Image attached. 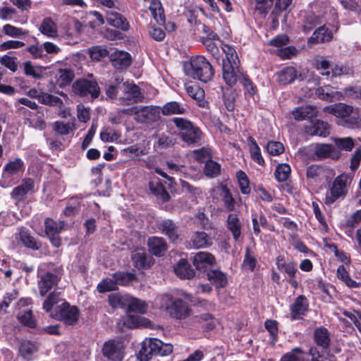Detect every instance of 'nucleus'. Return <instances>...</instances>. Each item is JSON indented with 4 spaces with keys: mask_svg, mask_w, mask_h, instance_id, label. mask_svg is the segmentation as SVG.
Returning <instances> with one entry per match:
<instances>
[{
    "mask_svg": "<svg viewBox=\"0 0 361 361\" xmlns=\"http://www.w3.org/2000/svg\"><path fill=\"white\" fill-rule=\"evenodd\" d=\"M241 76L243 85L249 94L253 95L255 93L254 85L250 79L243 75L236 51L233 47L227 46V85L231 86L235 84Z\"/></svg>",
    "mask_w": 361,
    "mask_h": 361,
    "instance_id": "nucleus-1",
    "label": "nucleus"
},
{
    "mask_svg": "<svg viewBox=\"0 0 361 361\" xmlns=\"http://www.w3.org/2000/svg\"><path fill=\"white\" fill-rule=\"evenodd\" d=\"M184 71L188 77L204 82L211 80L214 73L209 61L202 56L192 57L190 62L185 63Z\"/></svg>",
    "mask_w": 361,
    "mask_h": 361,
    "instance_id": "nucleus-2",
    "label": "nucleus"
},
{
    "mask_svg": "<svg viewBox=\"0 0 361 361\" xmlns=\"http://www.w3.org/2000/svg\"><path fill=\"white\" fill-rule=\"evenodd\" d=\"M192 262L195 269L205 275L211 282L221 283L223 281L224 274L221 271L213 269L215 258L212 254L200 252L193 257Z\"/></svg>",
    "mask_w": 361,
    "mask_h": 361,
    "instance_id": "nucleus-3",
    "label": "nucleus"
},
{
    "mask_svg": "<svg viewBox=\"0 0 361 361\" xmlns=\"http://www.w3.org/2000/svg\"><path fill=\"white\" fill-rule=\"evenodd\" d=\"M173 352V345L164 343L161 340L151 338L145 339L139 350L137 358L139 361H149L153 355L166 356Z\"/></svg>",
    "mask_w": 361,
    "mask_h": 361,
    "instance_id": "nucleus-4",
    "label": "nucleus"
},
{
    "mask_svg": "<svg viewBox=\"0 0 361 361\" xmlns=\"http://www.w3.org/2000/svg\"><path fill=\"white\" fill-rule=\"evenodd\" d=\"M292 1L293 0H256L255 9L265 16L273 6L270 16L272 20V28L276 29L279 26V16L290 6Z\"/></svg>",
    "mask_w": 361,
    "mask_h": 361,
    "instance_id": "nucleus-5",
    "label": "nucleus"
},
{
    "mask_svg": "<svg viewBox=\"0 0 361 361\" xmlns=\"http://www.w3.org/2000/svg\"><path fill=\"white\" fill-rule=\"evenodd\" d=\"M172 121L180 130L179 137L188 145H200L202 132L191 121L183 118H173Z\"/></svg>",
    "mask_w": 361,
    "mask_h": 361,
    "instance_id": "nucleus-6",
    "label": "nucleus"
},
{
    "mask_svg": "<svg viewBox=\"0 0 361 361\" xmlns=\"http://www.w3.org/2000/svg\"><path fill=\"white\" fill-rule=\"evenodd\" d=\"M324 111L342 118L349 127L357 126L360 121L359 109L343 103L326 106Z\"/></svg>",
    "mask_w": 361,
    "mask_h": 361,
    "instance_id": "nucleus-7",
    "label": "nucleus"
},
{
    "mask_svg": "<svg viewBox=\"0 0 361 361\" xmlns=\"http://www.w3.org/2000/svg\"><path fill=\"white\" fill-rule=\"evenodd\" d=\"M72 90L78 97L91 100L98 98L101 92L99 84L95 80L84 78L77 79L72 85Z\"/></svg>",
    "mask_w": 361,
    "mask_h": 361,
    "instance_id": "nucleus-8",
    "label": "nucleus"
},
{
    "mask_svg": "<svg viewBox=\"0 0 361 361\" xmlns=\"http://www.w3.org/2000/svg\"><path fill=\"white\" fill-rule=\"evenodd\" d=\"M52 317L63 322L66 325L73 326L79 319L80 310L77 306H72L68 302L64 300L56 307Z\"/></svg>",
    "mask_w": 361,
    "mask_h": 361,
    "instance_id": "nucleus-9",
    "label": "nucleus"
},
{
    "mask_svg": "<svg viewBox=\"0 0 361 361\" xmlns=\"http://www.w3.org/2000/svg\"><path fill=\"white\" fill-rule=\"evenodd\" d=\"M350 176L346 173L337 176L332 183L330 192L326 195V204H331L339 197H344L347 192L346 186L350 183Z\"/></svg>",
    "mask_w": 361,
    "mask_h": 361,
    "instance_id": "nucleus-10",
    "label": "nucleus"
},
{
    "mask_svg": "<svg viewBox=\"0 0 361 361\" xmlns=\"http://www.w3.org/2000/svg\"><path fill=\"white\" fill-rule=\"evenodd\" d=\"M200 41L202 44L206 47L207 50L211 53L213 57L216 59L217 63L221 61L222 66V78L226 81V59L222 57V54L220 53L218 45L221 46V48L224 53H226V45L224 44L223 41L216 38H206L200 37Z\"/></svg>",
    "mask_w": 361,
    "mask_h": 361,
    "instance_id": "nucleus-11",
    "label": "nucleus"
},
{
    "mask_svg": "<svg viewBox=\"0 0 361 361\" xmlns=\"http://www.w3.org/2000/svg\"><path fill=\"white\" fill-rule=\"evenodd\" d=\"M63 228V222L58 223L51 218H46L44 220V231L50 240L51 244L55 247H59L62 245V240L59 233Z\"/></svg>",
    "mask_w": 361,
    "mask_h": 361,
    "instance_id": "nucleus-12",
    "label": "nucleus"
},
{
    "mask_svg": "<svg viewBox=\"0 0 361 361\" xmlns=\"http://www.w3.org/2000/svg\"><path fill=\"white\" fill-rule=\"evenodd\" d=\"M35 192V181L32 178H27L22 180L21 183L15 187L11 192V197L16 204L24 202L28 194Z\"/></svg>",
    "mask_w": 361,
    "mask_h": 361,
    "instance_id": "nucleus-13",
    "label": "nucleus"
},
{
    "mask_svg": "<svg viewBox=\"0 0 361 361\" xmlns=\"http://www.w3.org/2000/svg\"><path fill=\"white\" fill-rule=\"evenodd\" d=\"M102 353L109 360L121 361L124 357L123 343L116 340H109L104 343Z\"/></svg>",
    "mask_w": 361,
    "mask_h": 361,
    "instance_id": "nucleus-14",
    "label": "nucleus"
},
{
    "mask_svg": "<svg viewBox=\"0 0 361 361\" xmlns=\"http://www.w3.org/2000/svg\"><path fill=\"white\" fill-rule=\"evenodd\" d=\"M37 286L39 295L42 297L45 296L53 288L56 287L61 278L56 274L47 271L40 275L38 274Z\"/></svg>",
    "mask_w": 361,
    "mask_h": 361,
    "instance_id": "nucleus-15",
    "label": "nucleus"
},
{
    "mask_svg": "<svg viewBox=\"0 0 361 361\" xmlns=\"http://www.w3.org/2000/svg\"><path fill=\"white\" fill-rule=\"evenodd\" d=\"M211 207L214 210L223 211L226 208V183L222 181L210 191Z\"/></svg>",
    "mask_w": 361,
    "mask_h": 361,
    "instance_id": "nucleus-16",
    "label": "nucleus"
},
{
    "mask_svg": "<svg viewBox=\"0 0 361 361\" xmlns=\"http://www.w3.org/2000/svg\"><path fill=\"white\" fill-rule=\"evenodd\" d=\"M131 259L133 266L139 270L148 269L154 264V259L143 248H138L133 251Z\"/></svg>",
    "mask_w": 361,
    "mask_h": 361,
    "instance_id": "nucleus-17",
    "label": "nucleus"
},
{
    "mask_svg": "<svg viewBox=\"0 0 361 361\" xmlns=\"http://www.w3.org/2000/svg\"><path fill=\"white\" fill-rule=\"evenodd\" d=\"M313 152L318 159L330 158L338 160L341 156V152L336 147L329 144H315L313 146Z\"/></svg>",
    "mask_w": 361,
    "mask_h": 361,
    "instance_id": "nucleus-18",
    "label": "nucleus"
},
{
    "mask_svg": "<svg viewBox=\"0 0 361 361\" xmlns=\"http://www.w3.org/2000/svg\"><path fill=\"white\" fill-rule=\"evenodd\" d=\"M17 239L23 247L32 251L39 250L43 246V243L32 235L30 231L26 228H21L19 231Z\"/></svg>",
    "mask_w": 361,
    "mask_h": 361,
    "instance_id": "nucleus-19",
    "label": "nucleus"
},
{
    "mask_svg": "<svg viewBox=\"0 0 361 361\" xmlns=\"http://www.w3.org/2000/svg\"><path fill=\"white\" fill-rule=\"evenodd\" d=\"M167 310L171 317L182 319L190 315V309L188 303L182 299H176L170 306L167 307Z\"/></svg>",
    "mask_w": 361,
    "mask_h": 361,
    "instance_id": "nucleus-20",
    "label": "nucleus"
},
{
    "mask_svg": "<svg viewBox=\"0 0 361 361\" xmlns=\"http://www.w3.org/2000/svg\"><path fill=\"white\" fill-rule=\"evenodd\" d=\"M148 185L151 193L158 199L161 200L163 202L169 201L171 196L164 185L162 180L157 177H154L149 181Z\"/></svg>",
    "mask_w": 361,
    "mask_h": 361,
    "instance_id": "nucleus-21",
    "label": "nucleus"
},
{
    "mask_svg": "<svg viewBox=\"0 0 361 361\" xmlns=\"http://www.w3.org/2000/svg\"><path fill=\"white\" fill-rule=\"evenodd\" d=\"M147 245L150 254L156 257L164 256L168 249L167 243L162 237H149L147 240Z\"/></svg>",
    "mask_w": 361,
    "mask_h": 361,
    "instance_id": "nucleus-22",
    "label": "nucleus"
},
{
    "mask_svg": "<svg viewBox=\"0 0 361 361\" xmlns=\"http://www.w3.org/2000/svg\"><path fill=\"white\" fill-rule=\"evenodd\" d=\"M157 226L161 232L168 237L171 242H175L178 239V226L171 219H164L160 221Z\"/></svg>",
    "mask_w": 361,
    "mask_h": 361,
    "instance_id": "nucleus-23",
    "label": "nucleus"
},
{
    "mask_svg": "<svg viewBox=\"0 0 361 361\" xmlns=\"http://www.w3.org/2000/svg\"><path fill=\"white\" fill-rule=\"evenodd\" d=\"M308 302L303 295L298 296L290 307V318L293 320L301 319L307 311Z\"/></svg>",
    "mask_w": 361,
    "mask_h": 361,
    "instance_id": "nucleus-24",
    "label": "nucleus"
},
{
    "mask_svg": "<svg viewBox=\"0 0 361 361\" xmlns=\"http://www.w3.org/2000/svg\"><path fill=\"white\" fill-rule=\"evenodd\" d=\"M110 61L116 69L126 68L130 66L132 60L128 52L116 51L110 55Z\"/></svg>",
    "mask_w": 361,
    "mask_h": 361,
    "instance_id": "nucleus-25",
    "label": "nucleus"
},
{
    "mask_svg": "<svg viewBox=\"0 0 361 361\" xmlns=\"http://www.w3.org/2000/svg\"><path fill=\"white\" fill-rule=\"evenodd\" d=\"M173 271L182 279H191L195 276V271L188 259L181 258L173 267Z\"/></svg>",
    "mask_w": 361,
    "mask_h": 361,
    "instance_id": "nucleus-26",
    "label": "nucleus"
},
{
    "mask_svg": "<svg viewBox=\"0 0 361 361\" xmlns=\"http://www.w3.org/2000/svg\"><path fill=\"white\" fill-rule=\"evenodd\" d=\"M159 117V111L153 106L137 107V116L135 120L141 123H149L157 121Z\"/></svg>",
    "mask_w": 361,
    "mask_h": 361,
    "instance_id": "nucleus-27",
    "label": "nucleus"
},
{
    "mask_svg": "<svg viewBox=\"0 0 361 361\" xmlns=\"http://www.w3.org/2000/svg\"><path fill=\"white\" fill-rule=\"evenodd\" d=\"M38 351L37 343L29 340H23L19 345L18 353L23 360L30 361L34 355Z\"/></svg>",
    "mask_w": 361,
    "mask_h": 361,
    "instance_id": "nucleus-28",
    "label": "nucleus"
},
{
    "mask_svg": "<svg viewBox=\"0 0 361 361\" xmlns=\"http://www.w3.org/2000/svg\"><path fill=\"white\" fill-rule=\"evenodd\" d=\"M227 228L231 232L235 241H240L242 222L240 221L237 214H229L227 218Z\"/></svg>",
    "mask_w": 361,
    "mask_h": 361,
    "instance_id": "nucleus-29",
    "label": "nucleus"
},
{
    "mask_svg": "<svg viewBox=\"0 0 361 361\" xmlns=\"http://www.w3.org/2000/svg\"><path fill=\"white\" fill-rule=\"evenodd\" d=\"M107 23L116 28L126 31L129 29L130 25L127 19L121 13L117 12H109L106 13Z\"/></svg>",
    "mask_w": 361,
    "mask_h": 361,
    "instance_id": "nucleus-30",
    "label": "nucleus"
},
{
    "mask_svg": "<svg viewBox=\"0 0 361 361\" xmlns=\"http://www.w3.org/2000/svg\"><path fill=\"white\" fill-rule=\"evenodd\" d=\"M74 78L75 73L71 68H59L56 77V84L60 88H64L71 84Z\"/></svg>",
    "mask_w": 361,
    "mask_h": 361,
    "instance_id": "nucleus-31",
    "label": "nucleus"
},
{
    "mask_svg": "<svg viewBox=\"0 0 361 361\" xmlns=\"http://www.w3.org/2000/svg\"><path fill=\"white\" fill-rule=\"evenodd\" d=\"M332 33L324 26L319 27L314 31L313 35L309 38V44L324 43L331 40Z\"/></svg>",
    "mask_w": 361,
    "mask_h": 361,
    "instance_id": "nucleus-32",
    "label": "nucleus"
},
{
    "mask_svg": "<svg viewBox=\"0 0 361 361\" xmlns=\"http://www.w3.org/2000/svg\"><path fill=\"white\" fill-rule=\"evenodd\" d=\"M18 322L23 326L30 329L37 327V320L30 309L20 310L17 314Z\"/></svg>",
    "mask_w": 361,
    "mask_h": 361,
    "instance_id": "nucleus-33",
    "label": "nucleus"
},
{
    "mask_svg": "<svg viewBox=\"0 0 361 361\" xmlns=\"http://www.w3.org/2000/svg\"><path fill=\"white\" fill-rule=\"evenodd\" d=\"M123 91L128 94L133 101V102H142L144 99V95L141 92V90L137 85L129 82H124L122 85Z\"/></svg>",
    "mask_w": 361,
    "mask_h": 361,
    "instance_id": "nucleus-34",
    "label": "nucleus"
},
{
    "mask_svg": "<svg viewBox=\"0 0 361 361\" xmlns=\"http://www.w3.org/2000/svg\"><path fill=\"white\" fill-rule=\"evenodd\" d=\"M314 339L317 345L327 349L330 343L328 330L324 327H319L314 332Z\"/></svg>",
    "mask_w": 361,
    "mask_h": 361,
    "instance_id": "nucleus-35",
    "label": "nucleus"
},
{
    "mask_svg": "<svg viewBox=\"0 0 361 361\" xmlns=\"http://www.w3.org/2000/svg\"><path fill=\"white\" fill-rule=\"evenodd\" d=\"M127 312H135L144 314L147 309V305L145 302L135 298H130L126 300Z\"/></svg>",
    "mask_w": 361,
    "mask_h": 361,
    "instance_id": "nucleus-36",
    "label": "nucleus"
},
{
    "mask_svg": "<svg viewBox=\"0 0 361 361\" xmlns=\"http://www.w3.org/2000/svg\"><path fill=\"white\" fill-rule=\"evenodd\" d=\"M75 128L74 122L64 123L63 121H56L52 125L53 130L59 135H67L72 133Z\"/></svg>",
    "mask_w": 361,
    "mask_h": 361,
    "instance_id": "nucleus-37",
    "label": "nucleus"
},
{
    "mask_svg": "<svg viewBox=\"0 0 361 361\" xmlns=\"http://www.w3.org/2000/svg\"><path fill=\"white\" fill-rule=\"evenodd\" d=\"M112 278L116 280L117 285L124 286L137 280L136 274L128 271H116L112 275Z\"/></svg>",
    "mask_w": 361,
    "mask_h": 361,
    "instance_id": "nucleus-38",
    "label": "nucleus"
},
{
    "mask_svg": "<svg viewBox=\"0 0 361 361\" xmlns=\"http://www.w3.org/2000/svg\"><path fill=\"white\" fill-rule=\"evenodd\" d=\"M297 73L295 68L288 66L284 68L278 75V80L282 85L293 82L296 78Z\"/></svg>",
    "mask_w": 361,
    "mask_h": 361,
    "instance_id": "nucleus-39",
    "label": "nucleus"
},
{
    "mask_svg": "<svg viewBox=\"0 0 361 361\" xmlns=\"http://www.w3.org/2000/svg\"><path fill=\"white\" fill-rule=\"evenodd\" d=\"M185 90L188 95L193 99L198 101L199 102H203L204 99V90L197 84L188 85L185 87ZM200 106H204V104L200 103Z\"/></svg>",
    "mask_w": 361,
    "mask_h": 361,
    "instance_id": "nucleus-40",
    "label": "nucleus"
},
{
    "mask_svg": "<svg viewBox=\"0 0 361 361\" xmlns=\"http://www.w3.org/2000/svg\"><path fill=\"white\" fill-rule=\"evenodd\" d=\"M185 111V108L175 101L167 102L161 108V113L164 116L171 114H183Z\"/></svg>",
    "mask_w": 361,
    "mask_h": 361,
    "instance_id": "nucleus-41",
    "label": "nucleus"
},
{
    "mask_svg": "<svg viewBox=\"0 0 361 361\" xmlns=\"http://www.w3.org/2000/svg\"><path fill=\"white\" fill-rule=\"evenodd\" d=\"M61 291L59 289H54L49 293L46 300L44 301L42 307L46 312H50L53 307L60 301Z\"/></svg>",
    "mask_w": 361,
    "mask_h": 361,
    "instance_id": "nucleus-42",
    "label": "nucleus"
},
{
    "mask_svg": "<svg viewBox=\"0 0 361 361\" xmlns=\"http://www.w3.org/2000/svg\"><path fill=\"white\" fill-rule=\"evenodd\" d=\"M276 264L278 269L286 273L288 276H295L297 271L296 264L293 262H286L281 256L277 257Z\"/></svg>",
    "mask_w": 361,
    "mask_h": 361,
    "instance_id": "nucleus-43",
    "label": "nucleus"
},
{
    "mask_svg": "<svg viewBox=\"0 0 361 361\" xmlns=\"http://www.w3.org/2000/svg\"><path fill=\"white\" fill-rule=\"evenodd\" d=\"M192 243L197 248L206 247L212 244V240L205 232H196L192 238Z\"/></svg>",
    "mask_w": 361,
    "mask_h": 361,
    "instance_id": "nucleus-44",
    "label": "nucleus"
},
{
    "mask_svg": "<svg viewBox=\"0 0 361 361\" xmlns=\"http://www.w3.org/2000/svg\"><path fill=\"white\" fill-rule=\"evenodd\" d=\"M88 53L90 59L94 61H100L109 54L108 49L100 45L89 48Z\"/></svg>",
    "mask_w": 361,
    "mask_h": 361,
    "instance_id": "nucleus-45",
    "label": "nucleus"
},
{
    "mask_svg": "<svg viewBox=\"0 0 361 361\" xmlns=\"http://www.w3.org/2000/svg\"><path fill=\"white\" fill-rule=\"evenodd\" d=\"M338 150L350 152L355 147L354 140L350 137H334L333 139Z\"/></svg>",
    "mask_w": 361,
    "mask_h": 361,
    "instance_id": "nucleus-46",
    "label": "nucleus"
},
{
    "mask_svg": "<svg viewBox=\"0 0 361 361\" xmlns=\"http://www.w3.org/2000/svg\"><path fill=\"white\" fill-rule=\"evenodd\" d=\"M248 141L252 159L258 164L263 165L264 164V160L261 154V151L257 142L252 137H248Z\"/></svg>",
    "mask_w": 361,
    "mask_h": 361,
    "instance_id": "nucleus-47",
    "label": "nucleus"
},
{
    "mask_svg": "<svg viewBox=\"0 0 361 361\" xmlns=\"http://www.w3.org/2000/svg\"><path fill=\"white\" fill-rule=\"evenodd\" d=\"M221 165L211 158L204 163V173L206 176L214 178L220 174Z\"/></svg>",
    "mask_w": 361,
    "mask_h": 361,
    "instance_id": "nucleus-48",
    "label": "nucleus"
},
{
    "mask_svg": "<svg viewBox=\"0 0 361 361\" xmlns=\"http://www.w3.org/2000/svg\"><path fill=\"white\" fill-rule=\"evenodd\" d=\"M315 114L314 109L311 106H301L293 111V116L296 120H304L313 116Z\"/></svg>",
    "mask_w": 361,
    "mask_h": 361,
    "instance_id": "nucleus-49",
    "label": "nucleus"
},
{
    "mask_svg": "<svg viewBox=\"0 0 361 361\" xmlns=\"http://www.w3.org/2000/svg\"><path fill=\"white\" fill-rule=\"evenodd\" d=\"M24 169V163L20 159L17 158L14 161H11L4 166V171L8 176L17 174L18 172Z\"/></svg>",
    "mask_w": 361,
    "mask_h": 361,
    "instance_id": "nucleus-50",
    "label": "nucleus"
},
{
    "mask_svg": "<svg viewBox=\"0 0 361 361\" xmlns=\"http://www.w3.org/2000/svg\"><path fill=\"white\" fill-rule=\"evenodd\" d=\"M41 32L48 37H54L56 35V29L55 23L51 18H45L40 25Z\"/></svg>",
    "mask_w": 361,
    "mask_h": 361,
    "instance_id": "nucleus-51",
    "label": "nucleus"
},
{
    "mask_svg": "<svg viewBox=\"0 0 361 361\" xmlns=\"http://www.w3.org/2000/svg\"><path fill=\"white\" fill-rule=\"evenodd\" d=\"M149 10L157 23H164L165 21L164 8L159 1H153L149 6Z\"/></svg>",
    "mask_w": 361,
    "mask_h": 361,
    "instance_id": "nucleus-52",
    "label": "nucleus"
},
{
    "mask_svg": "<svg viewBox=\"0 0 361 361\" xmlns=\"http://www.w3.org/2000/svg\"><path fill=\"white\" fill-rule=\"evenodd\" d=\"M40 97L39 102L44 105L61 107L63 104L62 99L59 97L44 92Z\"/></svg>",
    "mask_w": 361,
    "mask_h": 361,
    "instance_id": "nucleus-53",
    "label": "nucleus"
},
{
    "mask_svg": "<svg viewBox=\"0 0 361 361\" xmlns=\"http://www.w3.org/2000/svg\"><path fill=\"white\" fill-rule=\"evenodd\" d=\"M336 274L337 277L343 281L347 286L350 288L359 287V283L350 279L348 272L343 265H341L338 267Z\"/></svg>",
    "mask_w": 361,
    "mask_h": 361,
    "instance_id": "nucleus-54",
    "label": "nucleus"
},
{
    "mask_svg": "<svg viewBox=\"0 0 361 361\" xmlns=\"http://www.w3.org/2000/svg\"><path fill=\"white\" fill-rule=\"evenodd\" d=\"M313 131L310 133L312 135L326 137L329 135V126L322 121H316L312 125Z\"/></svg>",
    "mask_w": 361,
    "mask_h": 361,
    "instance_id": "nucleus-55",
    "label": "nucleus"
},
{
    "mask_svg": "<svg viewBox=\"0 0 361 361\" xmlns=\"http://www.w3.org/2000/svg\"><path fill=\"white\" fill-rule=\"evenodd\" d=\"M199 322H204L202 325V328L206 331H211L215 327V319L212 314L204 313L196 317Z\"/></svg>",
    "mask_w": 361,
    "mask_h": 361,
    "instance_id": "nucleus-56",
    "label": "nucleus"
},
{
    "mask_svg": "<svg viewBox=\"0 0 361 361\" xmlns=\"http://www.w3.org/2000/svg\"><path fill=\"white\" fill-rule=\"evenodd\" d=\"M290 171L291 169L289 165L286 164H281L276 167L274 176L279 182H283L288 179Z\"/></svg>",
    "mask_w": 361,
    "mask_h": 361,
    "instance_id": "nucleus-57",
    "label": "nucleus"
},
{
    "mask_svg": "<svg viewBox=\"0 0 361 361\" xmlns=\"http://www.w3.org/2000/svg\"><path fill=\"white\" fill-rule=\"evenodd\" d=\"M193 157L200 164L206 163L212 158L210 149L205 147L194 150Z\"/></svg>",
    "mask_w": 361,
    "mask_h": 361,
    "instance_id": "nucleus-58",
    "label": "nucleus"
},
{
    "mask_svg": "<svg viewBox=\"0 0 361 361\" xmlns=\"http://www.w3.org/2000/svg\"><path fill=\"white\" fill-rule=\"evenodd\" d=\"M117 283H116V280L113 279H106L102 280L98 286L97 290L99 293H106L109 291L116 290L117 287Z\"/></svg>",
    "mask_w": 361,
    "mask_h": 361,
    "instance_id": "nucleus-59",
    "label": "nucleus"
},
{
    "mask_svg": "<svg viewBox=\"0 0 361 361\" xmlns=\"http://www.w3.org/2000/svg\"><path fill=\"white\" fill-rule=\"evenodd\" d=\"M2 30L6 35L11 37H19L28 33L27 31H23L22 28L15 27L11 24L4 25Z\"/></svg>",
    "mask_w": 361,
    "mask_h": 361,
    "instance_id": "nucleus-60",
    "label": "nucleus"
},
{
    "mask_svg": "<svg viewBox=\"0 0 361 361\" xmlns=\"http://www.w3.org/2000/svg\"><path fill=\"white\" fill-rule=\"evenodd\" d=\"M318 23L317 17L312 13H307L305 17L302 30L305 32H309Z\"/></svg>",
    "mask_w": 361,
    "mask_h": 361,
    "instance_id": "nucleus-61",
    "label": "nucleus"
},
{
    "mask_svg": "<svg viewBox=\"0 0 361 361\" xmlns=\"http://www.w3.org/2000/svg\"><path fill=\"white\" fill-rule=\"evenodd\" d=\"M304 351L300 348H294L291 351L283 355L280 361H300Z\"/></svg>",
    "mask_w": 361,
    "mask_h": 361,
    "instance_id": "nucleus-62",
    "label": "nucleus"
},
{
    "mask_svg": "<svg viewBox=\"0 0 361 361\" xmlns=\"http://www.w3.org/2000/svg\"><path fill=\"white\" fill-rule=\"evenodd\" d=\"M315 93L319 99L326 101L331 102L334 97V92L331 90V87L330 86L318 87L316 90Z\"/></svg>",
    "mask_w": 361,
    "mask_h": 361,
    "instance_id": "nucleus-63",
    "label": "nucleus"
},
{
    "mask_svg": "<svg viewBox=\"0 0 361 361\" xmlns=\"http://www.w3.org/2000/svg\"><path fill=\"white\" fill-rule=\"evenodd\" d=\"M267 151L272 156H277L284 152V147L280 142L270 141L267 144Z\"/></svg>",
    "mask_w": 361,
    "mask_h": 361,
    "instance_id": "nucleus-64",
    "label": "nucleus"
}]
</instances>
